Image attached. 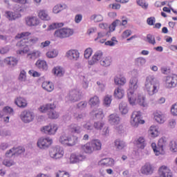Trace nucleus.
<instances>
[{
  "instance_id": "f257e3e1",
  "label": "nucleus",
  "mask_w": 177,
  "mask_h": 177,
  "mask_svg": "<svg viewBox=\"0 0 177 177\" xmlns=\"http://www.w3.org/2000/svg\"><path fill=\"white\" fill-rule=\"evenodd\" d=\"M145 91L149 96L156 95L160 91V82L157 81L153 75L147 76L145 82Z\"/></svg>"
},
{
  "instance_id": "f03ea898",
  "label": "nucleus",
  "mask_w": 177,
  "mask_h": 177,
  "mask_svg": "<svg viewBox=\"0 0 177 177\" xmlns=\"http://www.w3.org/2000/svg\"><path fill=\"white\" fill-rule=\"evenodd\" d=\"M138 82H139V80L138 79V77H132L129 81V89L127 92V97L129 102L131 106H135L134 91H136V89L139 88Z\"/></svg>"
},
{
  "instance_id": "7ed1b4c3",
  "label": "nucleus",
  "mask_w": 177,
  "mask_h": 177,
  "mask_svg": "<svg viewBox=\"0 0 177 177\" xmlns=\"http://www.w3.org/2000/svg\"><path fill=\"white\" fill-rule=\"evenodd\" d=\"M151 146L156 156H160V154H162L164 153L165 147L168 146V141L167 140V138H161L158 140V146L155 142L152 143Z\"/></svg>"
},
{
  "instance_id": "20e7f679",
  "label": "nucleus",
  "mask_w": 177,
  "mask_h": 177,
  "mask_svg": "<svg viewBox=\"0 0 177 177\" xmlns=\"http://www.w3.org/2000/svg\"><path fill=\"white\" fill-rule=\"evenodd\" d=\"M59 142L64 146L71 147L75 146L78 143V137L75 136H68L67 134L62 135L59 138Z\"/></svg>"
},
{
  "instance_id": "39448f33",
  "label": "nucleus",
  "mask_w": 177,
  "mask_h": 177,
  "mask_svg": "<svg viewBox=\"0 0 177 177\" xmlns=\"http://www.w3.org/2000/svg\"><path fill=\"white\" fill-rule=\"evenodd\" d=\"M73 34H74V30H73L71 28H62L55 31L54 37L63 39L64 38L71 37Z\"/></svg>"
},
{
  "instance_id": "423d86ee",
  "label": "nucleus",
  "mask_w": 177,
  "mask_h": 177,
  "mask_svg": "<svg viewBox=\"0 0 177 177\" xmlns=\"http://www.w3.org/2000/svg\"><path fill=\"white\" fill-rule=\"evenodd\" d=\"M128 24V21L127 19H123L122 21L119 19H116L114 21L111 26H109L107 24H100L99 27L102 28L103 30H106V28H109V31H115V27L117 26H127Z\"/></svg>"
},
{
  "instance_id": "0eeeda50",
  "label": "nucleus",
  "mask_w": 177,
  "mask_h": 177,
  "mask_svg": "<svg viewBox=\"0 0 177 177\" xmlns=\"http://www.w3.org/2000/svg\"><path fill=\"white\" fill-rule=\"evenodd\" d=\"M49 154L53 160H59L64 156V151L62 147L57 145L50 149Z\"/></svg>"
},
{
  "instance_id": "6e6552de",
  "label": "nucleus",
  "mask_w": 177,
  "mask_h": 177,
  "mask_svg": "<svg viewBox=\"0 0 177 177\" xmlns=\"http://www.w3.org/2000/svg\"><path fill=\"white\" fill-rule=\"evenodd\" d=\"M19 118L24 124H30V122H32V121H34L35 114L34 112L26 109L21 112Z\"/></svg>"
},
{
  "instance_id": "1a4fd4ad",
  "label": "nucleus",
  "mask_w": 177,
  "mask_h": 177,
  "mask_svg": "<svg viewBox=\"0 0 177 177\" xmlns=\"http://www.w3.org/2000/svg\"><path fill=\"white\" fill-rule=\"evenodd\" d=\"M142 113L140 111H135L132 113L131 117V125H132L134 128H138L139 127V124H145V120H142Z\"/></svg>"
},
{
  "instance_id": "9d476101",
  "label": "nucleus",
  "mask_w": 177,
  "mask_h": 177,
  "mask_svg": "<svg viewBox=\"0 0 177 177\" xmlns=\"http://www.w3.org/2000/svg\"><path fill=\"white\" fill-rule=\"evenodd\" d=\"M82 95L78 89H74L69 92V95L67 96V99L72 102L73 103H75V102H78L81 100Z\"/></svg>"
},
{
  "instance_id": "9b49d317",
  "label": "nucleus",
  "mask_w": 177,
  "mask_h": 177,
  "mask_svg": "<svg viewBox=\"0 0 177 177\" xmlns=\"http://www.w3.org/2000/svg\"><path fill=\"white\" fill-rule=\"evenodd\" d=\"M140 172L142 175H153L154 172V166L149 162H147L145 164V165L141 167Z\"/></svg>"
},
{
  "instance_id": "f8f14e48",
  "label": "nucleus",
  "mask_w": 177,
  "mask_h": 177,
  "mask_svg": "<svg viewBox=\"0 0 177 177\" xmlns=\"http://www.w3.org/2000/svg\"><path fill=\"white\" fill-rule=\"evenodd\" d=\"M25 149L23 147H13L12 149L8 150L6 153V157H13V156H20V154H23L24 153Z\"/></svg>"
},
{
  "instance_id": "ddd939ff",
  "label": "nucleus",
  "mask_w": 177,
  "mask_h": 177,
  "mask_svg": "<svg viewBox=\"0 0 177 177\" xmlns=\"http://www.w3.org/2000/svg\"><path fill=\"white\" fill-rule=\"evenodd\" d=\"M177 85V75H172L167 76L165 80V86L167 88H175Z\"/></svg>"
},
{
  "instance_id": "4468645a",
  "label": "nucleus",
  "mask_w": 177,
  "mask_h": 177,
  "mask_svg": "<svg viewBox=\"0 0 177 177\" xmlns=\"http://www.w3.org/2000/svg\"><path fill=\"white\" fill-rule=\"evenodd\" d=\"M53 143L52 139L49 138H41L37 141V146L39 149H48L49 146Z\"/></svg>"
},
{
  "instance_id": "2eb2a0df",
  "label": "nucleus",
  "mask_w": 177,
  "mask_h": 177,
  "mask_svg": "<svg viewBox=\"0 0 177 177\" xmlns=\"http://www.w3.org/2000/svg\"><path fill=\"white\" fill-rule=\"evenodd\" d=\"M57 131V125L49 124L44 127L41 129V132L46 133V135H55Z\"/></svg>"
},
{
  "instance_id": "dca6fc26",
  "label": "nucleus",
  "mask_w": 177,
  "mask_h": 177,
  "mask_svg": "<svg viewBox=\"0 0 177 177\" xmlns=\"http://www.w3.org/2000/svg\"><path fill=\"white\" fill-rule=\"evenodd\" d=\"M86 157L82 153H72L70 156L71 164H77V162H80V161H84Z\"/></svg>"
},
{
  "instance_id": "f3484780",
  "label": "nucleus",
  "mask_w": 177,
  "mask_h": 177,
  "mask_svg": "<svg viewBox=\"0 0 177 177\" xmlns=\"http://www.w3.org/2000/svg\"><path fill=\"white\" fill-rule=\"evenodd\" d=\"M66 56L69 60L77 62L80 59V52L75 49L69 50L66 53Z\"/></svg>"
},
{
  "instance_id": "a211bd4d",
  "label": "nucleus",
  "mask_w": 177,
  "mask_h": 177,
  "mask_svg": "<svg viewBox=\"0 0 177 177\" xmlns=\"http://www.w3.org/2000/svg\"><path fill=\"white\" fill-rule=\"evenodd\" d=\"M98 165L100 167H113L114 166V159L111 158H105L100 161H98Z\"/></svg>"
},
{
  "instance_id": "6ab92c4d",
  "label": "nucleus",
  "mask_w": 177,
  "mask_h": 177,
  "mask_svg": "<svg viewBox=\"0 0 177 177\" xmlns=\"http://www.w3.org/2000/svg\"><path fill=\"white\" fill-rule=\"evenodd\" d=\"M26 23L29 27H37L39 24V19L37 17H28L26 18Z\"/></svg>"
},
{
  "instance_id": "aec40b11",
  "label": "nucleus",
  "mask_w": 177,
  "mask_h": 177,
  "mask_svg": "<svg viewBox=\"0 0 177 177\" xmlns=\"http://www.w3.org/2000/svg\"><path fill=\"white\" fill-rule=\"evenodd\" d=\"M159 176L160 177H172V172L169 168L166 166H162L159 169Z\"/></svg>"
},
{
  "instance_id": "412c9836",
  "label": "nucleus",
  "mask_w": 177,
  "mask_h": 177,
  "mask_svg": "<svg viewBox=\"0 0 177 177\" xmlns=\"http://www.w3.org/2000/svg\"><path fill=\"white\" fill-rule=\"evenodd\" d=\"M109 122L111 125H118L121 122V118L117 113L111 114L109 117Z\"/></svg>"
},
{
  "instance_id": "4be33fe9",
  "label": "nucleus",
  "mask_w": 177,
  "mask_h": 177,
  "mask_svg": "<svg viewBox=\"0 0 177 177\" xmlns=\"http://www.w3.org/2000/svg\"><path fill=\"white\" fill-rule=\"evenodd\" d=\"M111 63H113V59L110 56L104 57L100 61V64L102 67H110Z\"/></svg>"
},
{
  "instance_id": "5701e85b",
  "label": "nucleus",
  "mask_w": 177,
  "mask_h": 177,
  "mask_svg": "<svg viewBox=\"0 0 177 177\" xmlns=\"http://www.w3.org/2000/svg\"><path fill=\"white\" fill-rule=\"evenodd\" d=\"M134 144L136 145L138 149H145L147 145V142H146V139L144 137H139L137 140L134 141Z\"/></svg>"
},
{
  "instance_id": "b1692460",
  "label": "nucleus",
  "mask_w": 177,
  "mask_h": 177,
  "mask_svg": "<svg viewBox=\"0 0 177 177\" xmlns=\"http://www.w3.org/2000/svg\"><path fill=\"white\" fill-rule=\"evenodd\" d=\"M15 103L18 107H20L21 109H26V106H27V100L24 97H18L15 100Z\"/></svg>"
},
{
  "instance_id": "393cba45",
  "label": "nucleus",
  "mask_w": 177,
  "mask_h": 177,
  "mask_svg": "<svg viewBox=\"0 0 177 177\" xmlns=\"http://www.w3.org/2000/svg\"><path fill=\"white\" fill-rule=\"evenodd\" d=\"M103 58V52L97 51L93 56L92 60L89 62V64H95L97 62H100Z\"/></svg>"
},
{
  "instance_id": "a878e982",
  "label": "nucleus",
  "mask_w": 177,
  "mask_h": 177,
  "mask_svg": "<svg viewBox=\"0 0 177 177\" xmlns=\"http://www.w3.org/2000/svg\"><path fill=\"white\" fill-rule=\"evenodd\" d=\"M135 102L137 101V103L142 107H147V103L146 102V97L141 93L138 94L137 99L134 97Z\"/></svg>"
},
{
  "instance_id": "bb28decb",
  "label": "nucleus",
  "mask_w": 177,
  "mask_h": 177,
  "mask_svg": "<svg viewBox=\"0 0 177 177\" xmlns=\"http://www.w3.org/2000/svg\"><path fill=\"white\" fill-rule=\"evenodd\" d=\"M91 115H94L95 118L97 120H103L104 115L103 114V109H95L91 111Z\"/></svg>"
},
{
  "instance_id": "cd10ccee",
  "label": "nucleus",
  "mask_w": 177,
  "mask_h": 177,
  "mask_svg": "<svg viewBox=\"0 0 177 177\" xmlns=\"http://www.w3.org/2000/svg\"><path fill=\"white\" fill-rule=\"evenodd\" d=\"M114 145L116 150H122L124 147H127V143L124 140L118 138L114 141Z\"/></svg>"
},
{
  "instance_id": "c85d7f7f",
  "label": "nucleus",
  "mask_w": 177,
  "mask_h": 177,
  "mask_svg": "<svg viewBox=\"0 0 177 177\" xmlns=\"http://www.w3.org/2000/svg\"><path fill=\"white\" fill-rule=\"evenodd\" d=\"M6 64L8 66H10V67H15L17 66V63H19V60L15 57H8L5 59Z\"/></svg>"
},
{
  "instance_id": "c756f323",
  "label": "nucleus",
  "mask_w": 177,
  "mask_h": 177,
  "mask_svg": "<svg viewBox=\"0 0 177 177\" xmlns=\"http://www.w3.org/2000/svg\"><path fill=\"white\" fill-rule=\"evenodd\" d=\"M41 87L44 91H46L47 92H52L55 89V86L53 85V83L50 82H44L41 84Z\"/></svg>"
},
{
  "instance_id": "7c9ffc66",
  "label": "nucleus",
  "mask_w": 177,
  "mask_h": 177,
  "mask_svg": "<svg viewBox=\"0 0 177 177\" xmlns=\"http://www.w3.org/2000/svg\"><path fill=\"white\" fill-rule=\"evenodd\" d=\"M154 119L158 124H164L165 122V115L161 112H156L154 115Z\"/></svg>"
},
{
  "instance_id": "2f4dec72",
  "label": "nucleus",
  "mask_w": 177,
  "mask_h": 177,
  "mask_svg": "<svg viewBox=\"0 0 177 177\" xmlns=\"http://www.w3.org/2000/svg\"><path fill=\"white\" fill-rule=\"evenodd\" d=\"M53 74H55V75H57V77H63L66 71H64V68H63L62 67L56 66L53 68Z\"/></svg>"
},
{
  "instance_id": "473e14b6",
  "label": "nucleus",
  "mask_w": 177,
  "mask_h": 177,
  "mask_svg": "<svg viewBox=\"0 0 177 177\" xmlns=\"http://www.w3.org/2000/svg\"><path fill=\"white\" fill-rule=\"evenodd\" d=\"M38 16L39 19L41 20H50V17H49V15L48 14V11L45 10H40L38 12Z\"/></svg>"
},
{
  "instance_id": "72a5a7b5",
  "label": "nucleus",
  "mask_w": 177,
  "mask_h": 177,
  "mask_svg": "<svg viewBox=\"0 0 177 177\" xmlns=\"http://www.w3.org/2000/svg\"><path fill=\"white\" fill-rule=\"evenodd\" d=\"M5 15L6 17L10 21L16 20V19H19V17H20L19 14H16V12H13L12 11H6Z\"/></svg>"
},
{
  "instance_id": "f704fd0d",
  "label": "nucleus",
  "mask_w": 177,
  "mask_h": 177,
  "mask_svg": "<svg viewBox=\"0 0 177 177\" xmlns=\"http://www.w3.org/2000/svg\"><path fill=\"white\" fill-rule=\"evenodd\" d=\"M36 66L39 68V70H42L43 71H46L48 70V64H46V62L44 60H37Z\"/></svg>"
},
{
  "instance_id": "c9c22d12",
  "label": "nucleus",
  "mask_w": 177,
  "mask_h": 177,
  "mask_svg": "<svg viewBox=\"0 0 177 177\" xmlns=\"http://www.w3.org/2000/svg\"><path fill=\"white\" fill-rule=\"evenodd\" d=\"M55 107L56 106L53 104H47L44 106H41L40 109H41V111H42V113H46V111L50 113V111L55 110Z\"/></svg>"
},
{
  "instance_id": "e433bc0d",
  "label": "nucleus",
  "mask_w": 177,
  "mask_h": 177,
  "mask_svg": "<svg viewBox=\"0 0 177 177\" xmlns=\"http://www.w3.org/2000/svg\"><path fill=\"white\" fill-rule=\"evenodd\" d=\"M124 93H125L124 89H122L120 87H118L114 91V97L116 99H122V97H124Z\"/></svg>"
},
{
  "instance_id": "4c0bfd02",
  "label": "nucleus",
  "mask_w": 177,
  "mask_h": 177,
  "mask_svg": "<svg viewBox=\"0 0 177 177\" xmlns=\"http://www.w3.org/2000/svg\"><path fill=\"white\" fill-rule=\"evenodd\" d=\"M114 82L116 85H125L127 84V79L122 76H115Z\"/></svg>"
},
{
  "instance_id": "58836bf2",
  "label": "nucleus",
  "mask_w": 177,
  "mask_h": 177,
  "mask_svg": "<svg viewBox=\"0 0 177 177\" xmlns=\"http://www.w3.org/2000/svg\"><path fill=\"white\" fill-rule=\"evenodd\" d=\"M93 150H101L102 149V142L99 140H93L91 142Z\"/></svg>"
},
{
  "instance_id": "ea45409f",
  "label": "nucleus",
  "mask_w": 177,
  "mask_h": 177,
  "mask_svg": "<svg viewBox=\"0 0 177 177\" xmlns=\"http://www.w3.org/2000/svg\"><path fill=\"white\" fill-rule=\"evenodd\" d=\"M119 110L123 115L128 114V105L125 102H120L119 104Z\"/></svg>"
},
{
  "instance_id": "a19ab883",
  "label": "nucleus",
  "mask_w": 177,
  "mask_h": 177,
  "mask_svg": "<svg viewBox=\"0 0 177 177\" xmlns=\"http://www.w3.org/2000/svg\"><path fill=\"white\" fill-rule=\"evenodd\" d=\"M100 101L99 100V97L95 95L89 100L88 104L91 107H95V106H99Z\"/></svg>"
},
{
  "instance_id": "79ce46f5",
  "label": "nucleus",
  "mask_w": 177,
  "mask_h": 177,
  "mask_svg": "<svg viewBox=\"0 0 177 177\" xmlns=\"http://www.w3.org/2000/svg\"><path fill=\"white\" fill-rule=\"evenodd\" d=\"M69 129L72 133H80L82 128L81 126L73 124L70 126Z\"/></svg>"
},
{
  "instance_id": "37998d69",
  "label": "nucleus",
  "mask_w": 177,
  "mask_h": 177,
  "mask_svg": "<svg viewBox=\"0 0 177 177\" xmlns=\"http://www.w3.org/2000/svg\"><path fill=\"white\" fill-rule=\"evenodd\" d=\"M93 127L95 129H97V131H102L103 127H104V122L102 120L95 121Z\"/></svg>"
},
{
  "instance_id": "c03bdc74",
  "label": "nucleus",
  "mask_w": 177,
  "mask_h": 177,
  "mask_svg": "<svg viewBox=\"0 0 177 177\" xmlns=\"http://www.w3.org/2000/svg\"><path fill=\"white\" fill-rule=\"evenodd\" d=\"M136 66L143 67L146 64V58L140 57L135 59Z\"/></svg>"
},
{
  "instance_id": "a18cd8bd",
  "label": "nucleus",
  "mask_w": 177,
  "mask_h": 177,
  "mask_svg": "<svg viewBox=\"0 0 177 177\" xmlns=\"http://www.w3.org/2000/svg\"><path fill=\"white\" fill-rule=\"evenodd\" d=\"M149 133L152 138H157L158 136V129H157V127L151 126L149 129Z\"/></svg>"
},
{
  "instance_id": "49530a36",
  "label": "nucleus",
  "mask_w": 177,
  "mask_h": 177,
  "mask_svg": "<svg viewBox=\"0 0 177 177\" xmlns=\"http://www.w3.org/2000/svg\"><path fill=\"white\" fill-rule=\"evenodd\" d=\"M59 55V50H56V49H53L50 51H48L46 53V56L47 57H48L49 59H53L55 57H57V55Z\"/></svg>"
},
{
  "instance_id": "de8ad7c7",
  "label": "nucleus",
  "mask_w": 177,
  "mask_h": 177,
  "mask_svg": "<svg viewBox=\"0 0 177 177\" xmlns=\"http://www.w3.org/2000/svg\"><path fill=\"white\" fill-rule=\"evenodd\" d=\"M90 19L95 23H99L100 21H103V16L101 15H93L91 16Z\"/></svg>"
},
{
  "instance_id": "09e8293b",
  "label": "nucleus",
  "mask_w": 177,
  "mask_h": 177,
  "mask_svg": "<svg viewBox=\"0 0 177 177\" xmlns=\"http://www.w3.org/2000/svg\"><path fill=\"white\" fill-rule=\"evenodd\" d=\"M83 150L85 153L90 154L93 151V148H92V145L91 143H87L83 146Z\"/></svg>"
},
{
  "instance_id": "8fccbe9b",
  "label": "nucleus",
  "mask_w": 177,
  "mask_h": 177,
  "mask_svg": "<svg viewBox=\"0 0 177 177\" xmlns=\"http://www.w3.org/2000/svg\"><path fill=\"white\" fill-rule=\"evenodd\" d=\"M28 56H30V59H38L41 56V52L39 50H34L31 53L28 54Z\"/></svg>"
},
{
  "instance_id": "3c124183",
  "label": "nucleus",
  "mask_w": 177,
  "mask_h": 177,
  "mask_svg": "<svg viewBox=\"0 0 177 177\" xmlns=\"http://www.w3.org/2000/svg\"><path fill=\"white\" fill-rule=\"evenodd\" d=\"M86 117V113H74V118L77 121H81Z\"/></svg>"
},
{
  "instance_id": "603ef678",
  "label": "nucleus",
  "mask_w": 177,
  "mask_h": 177,
  "mask_svg": "<svg viewBox=\"0 0 177 177\" xmlns=\"http://www.w3.org/2000/svg\"><path fill=\"white\" fill-rule=\"evenodd\" d=\"M83 128L88 132H93L95 127L90 122H86L83 125Z\"/></svg>"
},
{
  "instance_id": "864d4df0",
  "label": "nucleus",
  "mask_w": 177,
  "mask_h": 177,
  "mask_svg": "<svg viewBox=\"0 0 177 177\" xmlns=\"http://www.w3.org/2000/svg\"><path fill=\"white\" fill-rule=\"evenodd\" d=\"M3 113H4V115H8V114L10 115H13V109L9 106H6L3 109Z\"/></svg>"
},
{
  "instance_id": "5fc2aeb1",
  "label": "nucleus",
  "mask_w": 177,
  "mask_h": 177,
  "mask_svg": "<svg viewBox=\"0 0 177 177\" xmlns=\"http://www.w3.org/2000/svg\"><path fill=\"white\" fill-rule=\"evenodd\" d=\"M29 35H31V33H30L28 32H24L21 34H18L16 36V38H17L18 39L23 38L24 41H26V39H27V37H29Z\"/></svg>"
},
{
  "instance_id": "6e6d98bb",
  "label": "nucleus",
  "mask_w": 177,
  "mask_h": 177,
  "mask_svg": "<svg viewBox=\"0 0 177 177\" xmlns=\"http://www.w3.org/2000/svg\"><path fill=\"white\" fill-rule=\"evenodd\" d=\"M147 40L149 44H151V45H156V37H154V35L150 34L147 35Z\"/></svg>"
},
{
  "instance_id": "4d7b16f0",
  "label": "nucleus",
  "mask_w": 177,
  "mask_h": 177,
  "mask_svg": "<svg viewBox=\"0 0 177 177\" xmlns=\"http://www.w3.org/2000/svg\"><path fill=\"white\" fill-rule=\"evenodd\" d=\"M137 4L139 6H141L142 9H147L149 8V3H146L145 0H138L137 1Z\"/></svg>"
},
{
  "instance_id": "13d9d810",
  "label": "nucleus",
  "mask_w": 177,
  "mask_h": 177,
  "mask_svg": "<svg viewBox=\"0 0 177 177\" xmlns=\"http://www.w3.org/2000/svg\"><path fill=\"white\" fill-rule=\"evenodd\" d=\"M64 8H63V5L62 4H58L54 6L53 9V13L57 14V13H60V12H62V10H63Z\"/></svg>"
},
{
  "instance_id": "bf43d9fd",
  "label": "nucleus",
  "mask_w": 177,
  "mask_h": 177,
  "mask_svg": "<svg viewBox=\"0 0 177 177\" xmlns=\"http://www.w3.org/2000/svg\"><path fill=\"white\" fill-rule=\"evenodd\" d=\"M9 50H10L9 46L0 47V55H6V53H9Z\"/></svg>"
},
{
  "instance_id": "052dcab7",
  "label": "nucleus",
  "mask_w": 177,
  "mask_h": 177,
  "mask_svg": "<svg viewBox=\"0 0 177 177\" xmlns=\"http://www.w3.org/2000/svg\"><path fill=\"white\" fill-rule=\"evenodd\" d=\"M63 26H64L63 23H55L49 26L48 30H56V28H59L60 27H63Z\"/></svg>"
},
{
  "instance_id": "680f3d73",
  "label": "nucleus",
  "mask_w": 177,
  "mask_h": 177,
  "mask_svg": "<svg viewBox=\"0 0 177 177\" xmlns=\"http://www.w3.org/2000/svg\"><path fill=\"white\" fill-rule=\"evenodd\" d=\"M48 117L53 120L59 118V114L57 113V112H56L53 109L51 111L48 112Z\"/></svg>"
},
{
  "instance_id": "e2e57ef3",
  "label": "nucleus",
  "mask_w": 177,
  "mask_h": 177,
  "mask_svg": "<svg viewBox=\"0 0 177 177\" xmlns=\"http://www.w3.org/2000/svg\"><path fill=\"white\" fill-rule=\"evenodd\" d=\"M111 95H107L105 96L104 99V106H110V104H111Z\"/></svg>"
},
{
  "instance_id": "0e129e2a",
  "label": "nucleus",
  "mask_w": 177,
  "mask_h": 177,
  "mask_svg": "<svg viewBox=\"0 0 177 177\" xmlns=\"http://www.w3.org/2000/svg\"><path fill=\"white\" fill-rule=\"evenodd\" d=\"M26 78H27V73H26V71L24 70L21 71L19 76V81L24 82L26 81Z\"/></svg>"
},
{
  "instance_id": "69168bd1",
  "label": "nucleus",
  "mask_w": 177,
  "mask_h": 177,
  "mask_svg": "<svg viewBox=\"0 0 177 177\" xmlns=\"http://www.w3.org/2000/svg\"><path fill=\"white\" fill-rule=\"evenodd\" d=\"M169 147H170L171 151H172L173 153H176V151H177L176 142H175V141L170 142Z\"/></svg>"
},
{
  "instance_id": "338daca9",
  "label": "nucleus",
  "mask_w": 177,
  "mask_h": 177,
  "mask_svg": "<svg viewBox=\"0 0 177 177\" xmlns=\"http://www.w3.org/2000/svg\"><path fill=\"white\" fill-rule=\"evenodd\" d=\"M168 127L171 129H174L176 127V120L175 119H169L168 120Z\"/></svg>"
},
{
  "instance_id": "774afa93",
  "label": "nucleus",
  "mask_w": 177,
  "mask_h": 177,
  "mask_svg": "<svg viewBox=\"0 0 177 177\" xmlns=\"http://www.w3.org/2000/svg\"><path fill=\"white\" fill-rule=\"evenodd\" d=\"M56 177H70V174H68L67 172L64 171H59L56 174Z\"/></svg>"
}]
</instances>
